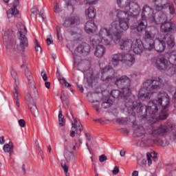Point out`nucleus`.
Masks as SVG:
<instances>
[{"mask_svg": "<svg viewBox=\"0 0 176 176\" xmlns=\"http://www.w3.org/2000/svg\"><path fill=\"white\" fill-rule=\"evenodd\" d=\"M16 27L19 30V45L16 46V50L20 53H24L25 49L28 47V38L25 36L27 34V28L23 23H19L16 25Z\"/></svg>", "mask_w": 176, "mask_h": 176, "instance_id": "39448f33", "label": "nucleus"}, {"mask_svg": "<svg viewBox=\"0 0 176 176\" xmlns=\"http://www.w3.org/2000/svg\"><path fill=\"white\" fill-rule=\"evenodd\" d=\"M67 6H71L72 9L74 10V4L76 2V0H65Z\"/></svg>", "mask_w": 176, "mask_h": 176, "instance_id": "8fccbe9b", "label": "nucleus"}, {"mask_svg": "<svg viewBox=\"0 0 176 176\" xmlns=\"http://www.w3.org/2000/svg\"><path fill=\"white\" fill-rule=\"evenodd\" d=\"M173 24L171 22L165 21L162 23L160 26L161 32L165 34V35H173L175 31L173 28Z\"/></svg>", "mask_w": 176, "mask_h": 176, "instance_id": "ddd939ff", "label": "nucleus"}, {"mask_svg": "<svg viewBox=\"0 0 176 176\" xmlns=\"http://www.w3.org/2000/svg\"><path fill=\"white\" fill-rule=\"evenodd\" d=\"M69 146H67V144H65V148L63 152V156L65 159V162L69 163V162H72L75 159V154L74 152L69 151Z\"/></svg>", "mask_w": 176, "mask_h": 176, "instance_id": "6ab92c4d", "label": "nucleus"}, {"mask_svg": "<svg viewBox=\"0 0 176 176\" xmlns=\"http://www.w3.org/2000/svg\"><path fill=\"white\" fill-rule=\"evenodd\" d=\"M97 30V25L94 23V21H87L85 25V31L87 34H93Z\"/></svg>", "mask_w": 176, "mask_h": 176, "instance_id": "5701e85b", "label": "nucleus"}, {"mask_svg": "<svg viewBox=\"0 0 176 176\" xmlns=\"http://www.w3.org/2000/svg\"><path fill=\"white\" fill-rule=\"evenodd\" d=\"M75 24L76 25L80 24V19L78 16H69L67 18L63 23V27L68 28L71 27V25H74Z\"/></svg>", "mask_w": 176, "mask_h": 176, "instance_id": "f3484780", "label": "nucleus"}, {"mask_svg": "<svg viewBox=\"0 0 176 176\" xmlns=\"http://www.w3.org/2000/svg\"><path fill=\"white\" fill-rule=\"evenodd\" d=\"M153 14V10L151 7H149V6L144 5L142 8V20H143V21H145V20H146V17L151 18L152 17Z\"/></svg>", "mask_w": 176, "mask_h": 176, "instance_id": "a211bd4d", "label": "nucleus"}, {"mask_svg": "<svg viewBox=\"0 0 176 176\" xmlns=\"http://www.w3.org/2000/svg\"><path fill=\"white\" fill-rule=\"evenodd\" d=\"M109 72H113V69L109 66H106L101 70V79L104 83H111L114 80L113 76H107L109 75Z\"/></svg>", "mask_w": 176, "mask_h": 176, "instance_id": "f8f14e48", "label": "nucleus"}, {"mask_svg": "<svg viewBox=\"0 0 176 176\" xmlns=\"http://www.w3.org/2000/svg\"><path fill=\"white\" fill-rule=\"evenodd\" d=\"M156 33L153 30H146L143 36V42L144 43V49L146 50H152L155 45V36Z\"/></svg>", "mask_w": 176, "mask_h": 176, "instance_id": "1a4fd4ad", "label": "nucleus"}, {"mask_svg": "<svg viewBox=\"0 0 176 176\" xmlns=\"http://www.w3.org/2000/svg\"><path fill=\"white\" fill-rule=\"evenodd\" d=\"M60 164L61 167L64 170V172L68 173L69 168L68 166H67V161H65V160H61Z\"/></svg>", "mask_w": 176, "mask_h": 176, "instance_id": "49530a36", "label": "nucleus"}, {"mask_svg": "<svg viewBox=\"0 0 176 176\" xmlns=\"http://www.w3.org/2000/svg\"><path fill=\"white\" fill-rule=\"evenodd\" d=\"M13 35V30L8 29V31L5 32V35L3 36V41L4 42V45L10 52V53H14L17 50L16 48V38Z\"/></svg>", "mask_w": 176, "mask_h": 176, "instance_id": "6e6552de", "label": "nucleus"}, {"mask_svg": "<svg viewBox=\"0 0 176 176\" xmlns=\"http://www.w3.org/2000/svg\"><path fill=\"white\" fill-rule=\"evenodd\" d=\"M153 49H155L156 52H158V53H162L166 49V43H164L163 40H158L156 42L154 41Z\"/></svg>", "mask_w": 176, "mask_h": 176, "instance_id": "bb28decb", "label": "nucleus"}, {"mask_svg": "<svg viewBox=\"0 0 176 176\" xmlns=\"http://www.w3.org/2000/svg\"><path fill=\"white\" fill-rule=\"evenodd\" d=\"M135 134H136L138 137H141L142 135H144V134H145V129H144V126H138L137 129L135 130Z\"/></svg>", "mask_w": 176, "mask_h": 176, "instance_id": "58836bf2", "label": "nucleus"}, {"mask_svg": "<svg viewBox=\"0 0 176 176\" xmlns=\"http://www.w3.org/2000/svg\"><path fill=\"white\" fill-rule=\"evenodd\" d=\"M13 94H14V98L15 100H19V92L17 91V89H16V88H14V91H13Z\"/></svg>", "mask_w": 176, "mask_h": 176, "instance_id": "052dcab7", "label": "nucleus"}, {"mask_svg": "<svg viewBox=\"0 0 176 176\" xmlns=\"http://www.w3.org/2000/svg\"><path fill=\"white\" fill-rule=\"evenodd\" d=\"M153 2L154 3V8L158 12H160L164 8L166 3L170 2V0H153Z\"/></svg>", "mask_w": 176, "mask_h": 176, "instance_id": "412c9836", "label": "nucleus"}, {"mask_svg": "<svg viewBox=\"0 0 176 176\" xmlns=\"http://www.w3.org/2000/svg\"><path fill=\"white\" fill-rule=\"evenodd\" d=\"M54 13H60V12H62L61 8H60V6L57 3L54 7Z\"/></svg>", "mask_w": 176, "mask_h": 176, "instance_id": "603ef678", "label": "nucleus"}, {"mask_svg": "<svg viewBox=\"0 0 176 176\" xmlns=\"http://www.w3.org/2000/svg\"><path fill=\"white\" fill-rule=\"evenodd\" d=\"M111 31H113V34H110L109 38L114 42V43H119L120 42V39H122L120 32H119V31L112 30L111 29Z\"/></svg>", "mask_w": 176, "mask_h": 176, "instance_id": "c756f323", "label": "nucleus"}, {"mask_svg": "<svg viewBox=\"0 0 176 176\" xmlns=\"http://www.w3.org/2000/svg\"><path fill=\"white\" fill-rule=\"evenodd\" d=\"M19 0H14L13 2L12 7L8 11H7V16L8 19L10 17H20V14L19 13V10L17 7L19 6Z\"/></svg>", "mask_w": 176, "mask_h": 176, "instance_id": "4468645a", "label": "nucleus"}, {"mask_svg": "<svg viewBox=\"0 0 176 176\" xmlns=\"http://www.w3.org/2000/svg\"><path fill=\"white\" fill-rule=\"evenodd\" d=\"M144 49H145V43H143L140 39L137 38L133 45V52L135 54H141Z\"/></svg>", "mask_w": 176, "mask_h": 176, "instance_id": "dca6fc26", "label": "nucleus"}, {"mask_svg": "<svg viewBox=\"0 0 176 176\" xmlns=\"http://www.w3.org/2000/svg\"><path fill=\"white\" fill-rule=\"evenodd\" d=\"M59 80L60 81V83H62V85H64V86H65L66 87H71V84L67 82V80H65V78H59Z\"/></svg>", "mask_w": 176, "mask_h": 176, "instance_id": "3c124183", "label": "nucleus"}, {"mask_svg": "<svg viewBox=\"0 0 176 176\" xmlns=\"http://www.w3.org/2000/svg\"><path fill=\"white\" fill-rule=\"evenodd\" d=\"M96 39L97 38L92 39V46H96V45H98L100 42L103 43V45L108 46L111 45V41H112L109 37H105L104 38H101L100 40L96 41Z\"/></svg>", "mask_w": 176, "mask_h": 176, "instance_id": "7c9ffc66", "label": "nucleus"}, {"mask_svg": "<svg viewBox=\"0 0 176 176\" xmlns=\"http://www.w3.org/2000/svg\"><path fill=\"white\" fill-rule=\"evenodd\" d=\"M70 34L72 36H75L74 38H76V41L80 39L81 34H80V33H78V32L71 31Z\"/></svg>", "mask_w": 176, "mask_h": 176, "instance_id": "09e8293b", "label": "nucleus"}, {"mask_svg": "<svg viewBox=\"0 0 176 176\" xmlns=\"http://www.w3.org/2000/svg\"><path fill=\"white\" fill-rule=\"evenodd\" d=\"M129 24H130V18L121 19L118 21H113L111 23V31H127L129 30Z\"/></svg>", "mask_w": 176, "mask_h": 176, "instance_id": "9d476101", "label": "nucleus"}, {"mask_svg": "<svg viewBox=\"0 0 176 176\" xmlns=\"http://www.w3.org/2000/svg\"><path fill=\"white\" fill-rule=\"evenodd\" d=\"M32 14H38V6H35L34 8H32L30 10Z\"/></svg>", "mask_w": 176, "mask_h": 176, "instance_id": "680f3d73", "label": "nucleus"}, {"mask_svg": "<svg viewBox=\"0 0 176 176\" xmlns=\"http://www.w3.org/2000/svg\"><path fill=\"white\" fill-rule=\"evenodd\" d=\"M41 76H42L44 82H46L47 80V74L45 72V70H43L41 72Z\"/></svg>", "mask_w": 176, "mask_h": 176, "instance_id": "13d9d810", "label": "nucleus"}, {"mask_svg": "<svg viewBox=\"0 0 176 176\" xmlns=\"http://www.w3.org/2000/svg\"><path fill=\"white\" fill-rule=\"evenodd\" d=\"M35 49L36 52H40L41 53H42V47L41 46H39V44L38 43V40H35Z\"/></svg>", "mask_w": 176, "mask_h": 176, "instance_id": "5fc2aeb1", "label": "nucleus"}, {"mask_svg": "<svg viewBox=\"0 0 176 176\" xmlns=\"http://www.w3.org/2000/svg\"><path fill=\"white\" fill-rule=\"evenodd\" d=\"M70 113L72 115V118L74 119V124H76L77 126L79 127V131H83V126L80 124V122H78V120L75 119V117L74 116V113H72V111L70 110Z\"/></svg>", "mask_w": 176, "mask_h": 176, "instance_id": "79ce46f5", "label": "nucleus"}, {"mask_svg": "<svg viewBox=\"0 0 176 176\" xmlns=\"http://www.w3.org/2000/svg\"><path fill=\"white\" fill-rule=\"evenodd\" d=\"M82 61H87L86 65H85V63H82L80 65L81 67H85V68L82 69V71L84 72H86V71H89V69H90V62H89V60L85 59V60H82Z\"/></svg>", "mask_w": 176, "mask_h": 176, "instance_id": "c03bdc74", "label": "nucleus"}, {"mask_svg": "<svg viewBox=\"0 0 176 176\" xmlns=\"http://www.w3.org/2000/svg\"><path fill=\"white\" fill-rule=\"evenodd\" d=\"M11 76L16 81V79L17 78V73L14 71V69H11Z\"/></svg>", "mask_w": 176, "mask_h": 176, "instance_id": "4d7b16f0", "label": "nucleus"}, {"mask_svg": "<svg viewBox=\"0 0 176 176\" xmlns=\"http://www.w3.org/2000/svg\"><path fill=\"white\" fill-rule=\"evenodd\" d=\"M60 98L63 104H66L68 108H69V96L68 95V93L65 91H62Z\"/></svg>", "mask_w": 176, "mask_h": 176, "instance_id": "473e14b6", "label": "nucleus"}, {"mask_svg": "<svg viewBox=\"0 0 176 176\" xmlns=\"http://www.w3.org/2000/svg\"><path fill=\"white\" fill-rule=\"evenodd\" d=\"M116 122L118 123V124H126V123H127V119L124 118H117Z\"/></svg>", "mask_w": 176, "mask_h": 176, "instance_id": "de8ad7c7", "label": "nucleus"}, {"mask_svg": "<svg viewBox=\"0 0 176 176\" xmlns=\"http://www.w3.org/2000/svg\"><path fill=\"white\" fill-rule=\"evenodd\" d=\"M120 47L121 50L130 52V50H131V47H133V41L129 38L124 39L120 43Z\"/></svg>", "mask_w": 176, "mask_h": 176, "instance_id": "aec40b11", "label": "nucleus"}, {"mask_svg": "<svg viewBox=\"0 0 176 176\" xmlns=\"http://www.w3.org/2000/svg\"><path fill=\"white\" fill-rule=\"evenodd\" d=\"M90 145H91V148H89V143L87 142L86 143L87 148L89 151V153L91 154V149H93V148H96V145H97V142L91 141Z\"/></svg>", "mask_w": 176, "mask_h": 176, "instance_id": "a18cd8bd", "label": "nucleus"}, {"mask_svg": "<svg viewBox=\"0 0 176 176\" xmlns=\"http://www.w3.org/2000/svg\"><path fill=\"white\" fill-rule=\"evenodd\" d=\"M144 87L139 91V100L151 98V96H152L153 93H156V91L160 89V86H162V79L147 80L146 82L144 83Z\"/></svg>", "mask_w": 176, "mask_h": 176, "instance_id": "20e7f679", "label": "nucleus"}, {"mask_svg": "<svg viewBox=\"0 0 176 176\" xmlns=\"http://www.w3.org/2000/svg\"><path fill=\"white\" fill-rule=\"evenodd\" d=\"M146 21H144L142 19V21L139 22L138 25L137 27V30L138 31V32H141V31H142L145 28Z\"/></svg>", "mask_w": 176, "mask_h": 176, "instance_id": "37998d69", "label": "nucleus"}, {"mask_svg": "<svg viewBox=\"0 0 176 176\" xmlns=\"http://www.w3.org/2000/svg\"><path fill=\"white\" fill-rule=\"evenodd\" d=\"M18 122L20 127H25V120H24L23 119L19 120Z\"/></svg>", "mask_w": 176, "mask_h": 176, "instance_id": "e2e57ef3", "label": "nucleus"}, {"mask_svg": "<svg viewBox=\"0 0 176 176\" xmlns=\"http://www.w3.org/2000/svg\"><path fill=\"white\" fill-rule=\"evenodd\" d=\"M90 53V45L86 43H82L81 45H78L76 50L74 54H73L74 56V61H77L80 58L78 54H82V56H87Z\"/></svg>", "mask_w": 176, "mask_h": 176, "instance_id": "9b49d317", "label": "nucleus"}, {"mask_svg": "<svg viewBox=\"0 0 176 176\" xmlns=\"http://www.w3.org/2000/svg\"><path fill=\"white\" fill-rule=\"evenodd\" d=\"M111 96L113 98H118V100L124 99L125 108L127 109L129 113L131 112H137L138 108H140V101H134L135 96L126 95L123 93V91H119L118 89L112 90L110 93L108 89L104 90V97H108V96Z\"/></svg>", "mask_w": 176, "mask_h": 176, "instance_id": "f03ea898", "label": "nucleus"}, {"mask_svg": "<svg viewBox=\"0 0 176 176\" xmlns=\"http://www.w3.org/2000/svg\"><path fill=\"white\" fill-rule=\"evenodd\" d=\"M31 113L34 116L39 115V111H38V107H36V103L34 104L29 105Z\"/></svg>", "mask_w": 176, "mask_h": 176, "instance_id": "a19ab883", "label": "nucleus"}, {"mask_svg": "<svg viewBox=\"0 0 176 176\" xmlns=\"http://www.w3.org/2000/svg\"><path fill=\"white\" fill-rule=\"evenodd\" d=\"M154 63L160 71H164V69H167V60L164 56H160L157 58L156 60H154Z\"/></svg>", "mask_w": 176, "mask_h": 176, "instance_id": "2eb2a0df", "label": "nucleus"}, {"mask_svg": "<svg viewBox=\"0 0 176 176\" xmlns=\"http://www.w3.org/2000/svg\"><path fill=\"white\" fill-rule=\"evenodd\" d=\"M167 133V126L160 125L156 126L155 124L150 126L148 129V135L147 139L144 140V144H158L161 146H168V143L163 141L159 138L160 135H164Z\"/></svg>", "mask_w": 176, "mask_h": 176, "instance_id": "7ed1b4c3", "label": "nucleus"}, {"mask_svg": "<svg viewBox=\"0 0 176 176\" xmlns=\"http://www.w3.org/2000/svg\"><path fill=\"white\" fill-rule=\"evenodd\" d=\"M96 8L93 6H90L88 9L85 10V14L87 17L93 20V19L96 18Z\"/></svg>", "mask_w": 176, "mask_h": 176, "instance_id": "72a5a7b5", "label": "nucleus"}, {"mask_svg": "<svg viewBox=\"0 0 176 176\" xmlns=\"http://www.w3.org/2000/svg\"><path fill=\"white\" fill-rule=\"evenodd\" d=\"M85 137L87 138V141H89V142H91V135L89 134L88 133H85Z\"/></svg>", "mask_w": 176, "mask_h": 176, "instance_id": "338daca9", "label": "nucleus"}, {"mask_svg": "<svg viewBox=\"0 0 176 176\" xmlns=\"http://www.w3.org/2000/svg\"><path fill=\"white\" fill-rule=\"evenodd\" d=\"M58 122H59V126L60 127H63V126H65V118H64V116H63V111L60 110L58 113Z\"/></svg>", "mask_w": 176, "mask_h": 176, "instance_id": "ea45409f", "label": "nucleus"}, {"mask_svg": "<svg viewBox=\"0 0 176 176\" xmlns=\"http://www.w3.org/2000/svg\"><path fill=\"white\" fill-rule=\"evenodd\" d=\"M116 86L121 89L122 93L126 96H131V80L126 76H122L116 79L115 81Z\"/></svg>", "mask_w": 176, "mask_h": 176, "instance_id": "0eeeda50", "label": "nucleus"}, {"mask_svg": "<svg viewBox=\"0 0 176 176\" xmlns=\"http://www.w3.org/2000/svg\"><path fill=\"white\" fill-rule=\"evenodd\" d=\"M107 160H108V157H107V155L103 154L99 156V162L100 163H104V162H107Z\"/></svg>", "mask_w": 176, "mask_h": 176, "instance_id": "864d4df0", "label": "nucleus"}, {"mask_svg": "<svg viewBox=\"0 0 176 176\" xmlns=\"http://www.w3.org/2000/svg\"><path fill=\"white\" fill-rule=\"evenodd\" d=\"M168 61L176 67V51H172L169 54Z\"/></svg>", "mask_w": 176, "mask_h": 176, "instance_id": "e433bc0d", "label": "nucleus"}, {"mask_svg": "<svg viewBox=\"0 0 176 176\" xmlns=\"http://www.w3.org/2000/svg\"><path fill=\"white\" fill-rule=\"evenodd\" d=\"M123 63L128 67H131L134 63H135V58L134 55L130 54H124Z\"/></svg>", "mask_w": 176, "mask_h": 176, "instance_id": "393cba45", "label": "nucleus"}, {"mask_svg": "<svg viewBox=\"0 0 176 176\" xmlns=\"http://www.w3.org/2000/svg\"><path fill=\"white\" fill-rule=\"evenodd\" d=\"M94 104H93V107L94 109H96V111L97 112H98L100 111V109L98 108V107H100V104L98 103V101H96L97 103H96V102H93Z\"/></svg>", "mask_w": 176, "mask_h": 176, "instance_id": "bf43d9fd", "label": "nucleus"}, {"mask_svg": "<svg viewBox=\"0 0 176 176\" xmlns=\"http://www.w3.org/2000/svg\"><path fill=\"white\" fill-rule=\"evenodd\" d=\"M123 58H124L123 53L115 54L112 56L111 63L113 65V66L116 67V65H118V64H119L120 61H122L123 63Z\"/></svg>", "mask_w": 176, "mask_h": 176, "instance_id": "c85d7f7f", "label": "nucleus"}, {"mask_svg": "<svg viewBox=\"0 0 176 176\" xmlns=\"http://www.w3.org/2000/svg\"><path fill=\"white\" fill-rule=\"evenodd\" d=\"M38 98V91L36 89L34 90V92L31 94H28L25 96V100L29 102V105H34L36 104L35 100Z\"/></svg>", "mask_w": 176, "mask_h": 176, "instance_id": "b1692460", "label": "nucleus"}, {"mask_svg": "<svg viewBox=\"0 0 176 176\" xmlns=\"http://www.w3.org/2000/svg\"><path fill=\"white\" fill-rule=\"evenodd\" d=\"M25 76L28 80L30 86H31L32 89H35V81L34 80L32 73H31V71H30V69L27 67L25 69Z\"/></svg>", "mask_w": 176, "mask_h": 176, "instance_id": "cd10ccee", "label": "nucleus"}, {"mask_svg": "<svg viewBox=\"0 0 176 176\" xmlns=\"http://www.w3.org/2000/svg\"><path fill=\"white\" fill-rule=\"evenodd\" d=\"M112 104H113V101L109 98H107L105 99L102 103V107L104 108V109H107L108 108H111V107H112Z\"/></svg>", "mask_w": 176, "mask_h": 176, "instance_id": "4c0bfd02", "label": "nucleus"}, {"mask_svg": "<svg viewBox=\"0 0 176 176\" xmlns=\"http://www.w3.org/2000/svg\"><path fill=\"white\" fill-rule=\"evenodd\" d=\"M111 36V30L102 28L99 32L100 40L104 39V38H109Z\"/></svg>", "mask_w": 176, "mask_h": 176, "instance_id": "2f4dec72", "label": "nucleus"}, {"mask_svg": "<svg viewBox=\"0 0 176 176\" xmlns=\"http://www.w3.org/2000/svg\"><path fill=\"white\" fill-rule=\"evenodd\" d=\"M117 3L124 10L129 12V16H132V17L138 16L141 12V8L137 3H130L129 0H117Z\"/></svg>", "mask_w": 176, "mask_h": 176, "instance_id": "423d86ee", "label": "nucleus"}, {"mask_svg": "<svg viewBox=\"0 0 176 176\" xmlns=\"http://www.w3.org/2000/svg\"><path fill=\"white\" fill-rule=\"evenodd\" d=\"M146 156H147L148 166H151V164H152V159H151V157H152V155H151V153H147Z\"/></svg>", "mask_w": 176, "mask_h": 176, "instance_id": "6e6d98bb", "label": "nucleus"}, {"mask_svg": "<svg viewBox=\"0 0 176 176\" xmlns=\"http://www.w3.org/2000/svg\"><path fill=\"white\" fill-rule=\"evenodd\" d=\"M39 17L41 19V21H45V14H43V10H41L38 13Z\"/></svg>", "mask_w": 176, "mask_h": 176, "instance_id": "0e129e2a", "label": "nucleus"}, {"mask_svg": "<svg viewBox=\"0 0 176 176\" xmlns=\"http://www.w3.org/2000/svg\"><path fill=\"white\" fill-rule=\"evenodd\" d=\"M163 41L164 43H166L168 49H173V47L175 46V42L174 41L173 34H165Z\"/></svg>", "mask_w": 176, "mask_h": 176, "instance_id": "4be33fe9", "label": "nucleus"}, {"mask_svg": "<svg viewBox=\"0 0 176 176\" xmlns=\"http://www.w3.org/2000/svg\"><path fill=\"white\" fill-rule=\"evenodd\" d=\"M113 174L114 175H118L119 174V167L118 166H115L113 170Z\"/></svg>", "mask_w": 176, "mask_h": 176, "instance_id": "69168bd1", "label": "nucleus"}, {"mask_svg": "<svg viewBox=\"0 0 176 176\" xmlns=\"http://www.w3.org/2000/svg\"><path fill=\"white\" fill-rule=\"evenodd\" d=\"M140 107L138 113L141 119H146L148 113L150 117L155 120H166L168 118V114L166 113L167 108L170 107V96L166 92H160L157 98L148 102V106L142 104L140 102Z\"/></svg>", "mask_w": 176, "mask_h": 176, "instance_id": "f257e3e1", "label": "nucleus"}, {"mask_svg": "<svg viewBox=\"0 0 176 176\" xmlns=\"http://www.w3.org/2000/svg\"><path fill=\"white\" fill-rule=\"evenodd\" d=\"M117 17L118 20H122V19H126L128 17V19H130V14L127 10L122 11V10H118L117 12Z\"/></svg>", "mask_w": 176, "mask_h": 176, "instance_id": "f704fd0d", "label": "nucleus"}, {"mask_svg": "<svg viewBox=\"0 0 176 176\" xmlns=\"http://www.w3.org/2000/svg\"><path fill=\"white\" fill-rule=\"evenodd\" d=\"M3 149L6 153H10V156H12V153H13V143L10 142L8 144H6Z\"/></svg>", "mask_w": 176, "mask_h": 176, "instance_id": "c9c22d12", "label": "nucleus"}, {"mask_svg": "<svg viewBox=\"0 0 176 176\" xmlns=\"http://www.w3.org/2000/svg\"><path fill=\"white\" fill-rule=\"evenodd\" d=\"M94 47H96V51L94 52V54L96 57L101 58L104 54H105V47L102 45H97V43H95V45Z\"/></svg>", "mask_w": 176, "mask_h": 176, "instance_id": "a878e982", "label": "nucleus"}, {"mask_svg": "<svg viewBox=\"0 0 176 176\" xmlns=\"http://www.w3.org/2000/svg\"><path fill=\"white\" fill-rule=\"evenodd\" d=\"M86 1V3H89V5H94L96 2H97V0H85Z\"/></svg>", "mask_w": 176, "mask_h": 176, "instance_id": "774afa93", "label": "nucleus"}]
</instances>
